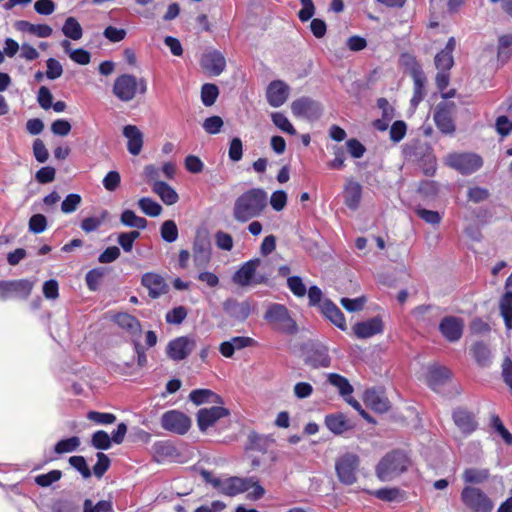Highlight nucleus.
Returning a JSON list of instances; mask_svg holds the SVG:
<instances>
[{
  "mask_svg": "<svg viewBox=\"0 0 512 512\" xmlns=\"http://www.w3.org/2000/svg\"><path fill=\"white\" fill-rule=\"evenodd\" d=\"M268 196L261 188H252L238 196L233 205V217L245 223L260 216L267 207Z\"/></svg>",
  "mask_w": 512,
  "mask_h": 512,
  "instance_id": "nucleus-1",
  "label": "nucleus"
},
{
  "mask_svg": "<svg viewBox=\"0 0 512 512\" xmlns=\"http://www.w3.org/2000/svg\"><path fill=\"white\" fill-rule=\"evenodd\" d=\"M409 466L408 456L400 450H393L380 459L375 467V474L380 481L390 482L406 472Z\"/></svg>",
  "mask_w": 512,
  "mask_h": 512,
  "instance_id": "nucleus-2",
  "label": "nucleus"
},
{
  "mask_svg": "<svg viewBox=\"0 0 512 512\" xmlns=\"http://www.w3.org/2000/svg\"><path fill=\"white\" fill-rule=\"evenodd\" d=\"M267 261L259 258L251 259L245 262L233 275V282L239 286H248L250 284H262L268 280L266 266Z\"/></svg>",
  "mask_w": 512,
  "mask_h": 512,
  "instance_id": "nucleus-3",
  "label": "nucleus"
},
{
  "mask_svg": "<svg viewBox=\"0 0 512 512\" xmlns=\"http://www.w3.org/2000/svg\"><path fill=\"white\" fill-rule=\"evenodd\" d=\"M264 319L276 330L287 334L297 332V324L290 316L288 309L278 303L270 304L265 312Z\"/></svg>",
  "mask_w": 512,
  "mask_h": 512,
  "instance_id": "nucleus-4",
  "label": "nucleus"
},
{
  "mask_svg": "<svg viewBox=\"0 0 512 512\" xmlns=\"http://www.w3.org/2000/svg\"><path fill=\"white\" fill-rule=\"evenodd\" d=\"M147 91V83L141 78L137 79L130 74H124L116 78L113 86L114 95L121 101H131L137 92L144 94Z\"/></svg>",
  "mask_w": 512,
  "mask_h": 512,
  "instance_id": "nucleus-5",
  "label": "nucleus"
},
{
  "mask_svg": "<svg viewBox=\"0 0 512 512\" xmlns=\"http://www.w3.org/2000/svg\"><path fill=\"white\" fill-rule=\"evenodd\" d=\"M201 475L203 479L210 483L220 493L227 496H235L240 493L247 491V486L251 480H245V478L233 476L227 478H218L212 475L209 471H202Z\"/></svg>",
  "mask_w": 512,
  "mask_h": 512,
  "instance_id": "nucleus-6",
  "label": "nucleus"
},
{
  "mask_svg": "<svg viewBox=\"0 0 512 512\" xmlns=\"http://www.w3.org/2000/svg\"><path fill=\"white\" fill-rule=\"evenodd\" d=\"M462 502L473 512H491L494 505L479 488L465 487L461 492Z\"/></svg>",
  "mask_w": 512,
  "mask_h": 512,
  "instance_id": "nucleus-7",
  "label": "nucleus"
},
{
  "mask_svg": "<svg viewBox=\"0 0 512 512\" xmlns=\"http://www.w3.org/2000/svg\"><path fill=\"white\" fill-rule=\"evenodd\" d=\"M359 458L355 454L347 453L341 456L335 463L337 477L344 485H352L357 480Z\"/></svg>",
  "mask_w": 512,
  "mask_h": 512,
  "instance_id": "nucleus-8",
  "label": "nucleus"
},
{
  "mask_svg": "<svg viewBox=\"0 0 512 512\" xmlns=\"http://www.w3.org/2000/svg\"><path fill=\"white\" fill-rule=\"evenodd\" d=\"M446 162L462 174H471L483 165L482 158L474 153L450 154L447 156Z\"/></svg>",
  "mask_w": 512,
  "mask_h": 512,
  "instance_id": "nucleus-9",
  "label": "nucleus"
},
{
  "mask_svg": "<svg viewBox=\"0 0 512 512\" xmlns=\"http://www.w3.org/2000/svg\"><path fill=\"white\" fill-rule=\"evenodd\" d=\"M161 426L169 432L184 435L191 427V419L181 411L170 410L162 415Z\"/></svg>",
  "mask_w": 512,
  "mask_h": 512,
  "instance_id": "nucleus-10",
  "label": "nucleus"
},
{
  "mask_svg": "<svg viewBox=\"0 0 512 512\" xmlns=\"http://www.w3.org/2000/svg\"><path fill=\"white\" fill-rule=\"evenodd\" d=\"M196 347L193 337L180 336L171 340L166 348L167 356L174 361L186 359Z\"/></svg>",
  "mask_w": 512,
  "mask_h": 512,
  "instance_id": "nucleus-11",
  "label": "nucleus"
},
{
  "mask_svg": "<svg viewBox=\"0 0 512 512\" xmlns=\"http://www.w3.org/2000/svg\"><path fill=\"white\" fill-rule=\"evenodd\" d=\"M200 65L208 75L218 76L225 70L226 59L220 51L209 50L203 53Z\"/></svg>",
  "mask_w": 512,
  "mask_h": 512,
  "instance_id": "nucleus-12",
  "label": "nucleus"
},
{
  "mask_svg": "<svg viewBox=\"0 0 512 512\" xmlns=\"http://www.w3.org/2000/svg\"><path fill=\"white\" fill-rule=\"evenodd\" d=\"M292 113L296 117L315 119L321 114V106L318 102L308 97H301L291 103Z\"/></svg>",
  "mask_w": 512,
  "mask_h": 512,
  "instance_id": "nucleus-13",
  "label": "nucleus"
},
{
  "mask_svg": "<svg viewBox=\"0 0 512 512\" xmlns=\"http://www.w3.org/2000/svg\"><path fill=\"white\" fill-rule=\"evenodd\" d=\"M229 414V410L222 406L200 409L197 413V425L200 431L204 432L209 427H212L219 419L227 417Z\"/></svg>",
  "mask_w": 512,
  "mask_h": 512,
  "instance_id": "nucleus-14",
  "label": "nucleus"
},
{
  "mask_svg": "<svg viewBox=\"0 0 512 512\" xmlns=\"http://www.w3.org/2000/svg\"><path fill=\"white\" fill-rule=\"evenodd\" d=\"M290 87L282 80L272 81L266 89V98L272 107L282 106L288 99Z\"/></svg>",
  "mask_w": 512,
  "mask_h": 512,
  "instance_id": "nucleus-15",
  "label": "nucleus"
},
{
  "mask_svg": "<svg viewBox=\"0 0 512 512\" xmlns=\"http://www.w3.org/2000/svg\"><path fill=\"white\" fill-rule=\"evenodd\" d=\"M464 322L455 316H446L439 324L442 335L450 342L458 341L463 333Z\"/></svg>",
  "mask_w": 512,
  "mask_h": 512,
  "instance_id": "nucleus-16",
  "label": "nucleus"
},
{
  "mask_svg": "<svg viewBox=\"0 0 512 512\" xmlns=\"http://www.w3.org/2000/svg\"><path fill=\"white\" fill-rule=\"evenodd\" d=\"M141 283L145 288L148 289L149 296L153 299L158 298L168 291V286L164 278L157 273H145L142 276Z\"/></svg>",
  "mask_w": 512,
  "mask_h": 512,
  "instance_id": "nucleus-17",
  "label": "nucleus"
},
{
  "mask_svg": "<svg viewBox=\"0 0 512 512\" xmlns=\"http://www.w3.org/2000/svg\"><path fill=\"white\" fill-rule=\"evenodd\" d=\"M354 334L359 339L370 338L383 332V322L379 317H373L363 322H358L353 326Z\"/></svg>",
  "mask_w": 512,
  "mask_h": 512,
  "instance_id": "nucleus-18",
  "label": "nucleus"
},
{
  "mask_svg": "<svg viewBox=\"0 0 512 512\" xmlns=\"http://www.w3.org/2000/svg\"><path fill=\"white\" fill-rule=\"evenodd\" d=\"M211 258L210 242L206 237H197L193 244V260L196 267H205Z\"/></svg>",
  "mask_w": 512,
  "mask_h": 512,
  "instance_id": "nucleus-19",
  "label": "nucleus"
},
{
  "mask_svg": "<svg viewBox=\"0 0 512 512\" xmlns=\"http://www.w3.org/2000/svg\"><path fill=\"white\" fill-rule=\"evenodd\" d=\"M223 309L231 318L240 322L245 321L251 312V307L248 302H238L232 298L223 302Z\"/></svg>",
  "mask_w": 512,
  "mask_h": 512,
  "instance_id": "nucleus-20",
  "label": "nucleus"
},
{
  "mask_svg": "<svg viewBox=\"0 0 512 512\" xmlns=\"http://www.w3.org/2000/svg\"><path fill=\"white\" fill-rule=\"evenodd\" d=\"M321 312L329 319L335 326L342 331L347 329L346 320L341 310L329 299H325L321 306Z\"/></svg>",
  "mask_w": 512,
  "mask_h": 512,
  "instance_id": "nucleus-21",
  "label": "nucleus"
},
{
  "mask_svg": "<svg viewBox=\"0 0 512 512\" xmlns=\"http://www.w3.org/2000/svg\"><path fill=\"white\" fill-rule=\"evenodd\" d=\"M456 46L454 37H450L445 48L435 56V66L438 70L448 71L454 65L453 51Z\"/></svg>",
  "mask_w": 512,
  "mask_h": 512,
  "instance_id": "nucleus-22",
  "label": "nucleus"
},
{
  "mask_svg": "<svg viewBox=\"0 0 512 512\" xmlns=\"http://www.w3.org/2000/svg\"><path fill=\"white\" fill-rule=\"evenodd\" d=\"M453 420L455 425L466 435L471 434L477 428L474 415L467 410L457 409L454 411Z\"/></svg>",
  "mask_w": 512,
  "mask_h": 512,
  "instance_id": "nucleus-23",
  "label": "nucleus"
},
{
  "mask_svg": "<svg viewBox=\"0 0 512 512\" xmlns=\"http://www.w3.org/2000/svg\"><path fill=\"white\" fill-rule=\"evenodd\" d=\"M364 402L368 407L378 413H384L389 409V401L387 398L375 389H369L364 393Z\"/></svg>",
  "mask_w": 512,
  "mask_h": 512,
  "instance_id": "nucleus-24",
  "label": "nucleus"
},
{
  "mask_svg": "<svg viewBox=\"0 0 512 512\" xmlns=\"http://www.w3.org/2000/svg\"><path fill=\"white\" fill-rule=\"evenodd\" d=\"M362 197V186L355 181H348L344 188V202L351 210L359 207Z\"/></svg>",
  "mask_w": 512,
  "mask_h": 512,
  "instance_id": "nucleus-25",
  "label": "nucleus"
},
{
  "mask_svg": "<svg viewBox=\"0 0 512 512\" xmlns=\"http://www.w3.org/2000/svg\"><path fill=\"white\" fill-rule=\"evenodd\" d=\"M325 425L332 433L337 435L353 428L352 423L342 413L327 415Z\"/></svg>",
  "mask_w": 512,
  "mask_h": 512,
  "instance_id": "nucleus-26",
  "label": "nucleus"
},
{
  "mask_svg": "<svg viewBox=\"0 0 512 512\" xmlns=\"http://www.w3.org/2000/svg\"><path fill=\"white\" fill-rule=\"evenodd\" d=\"M189 399L197 406L204 403L223 404L221 396L210 389H195L190 392Z\"/></svg>",
  "mask_w": 512,
  "mask_h": 512,
  "instance_id": "nucleus-27",
  "label": "nucleus"
},
{
  "mask_svg": "<svg viewBox=\"0 0 512 512\" xmlns=\"http://www.w3.org/2000/svg\"><path fill=\"white\" fill-rule=\"evenodd\" d=\"M152 191L157 194L166 205H173L179 199L177 192L163 181H154L152 183Z\"/></svg>",
  "mask_w": 512,
  "mask_h": 512,
  "instance_id": "nucleus-28",
  "label": "nucleus"
},
{
  "mask_svg": "<svg viewBox=\"0 0 512 512\" xmlns=\"http://www.w3.org/2000/svg\"><path fill=\"white\" fill-rule=\"evenodd\" d=\"M15 27L18 31L27 32L40 38L51 36L53 30L46 24H32L28 21H17Z\"/></svg>",
  "mask_w": 512,
  "mask_h": 512,
  "instance_id": "nucleus-29",
  "label": "nucleus"
},
{
  "mask_svg": "<svg viewBox=\"0 0 512 512\" xmlns=\"http://www.w3.org/2000/svg\"><path fill=\"white\" fill-rule=\"evenodd\" d=\"M450 378V371L445 367L432 366L428 369L427 383L437 391Z\"/></svg>",
  "mask_w": 512,
  "mask_h": 512,
  "instance_id": "nucleus-30",
  "label": "nucleus"
},
{
  "mask_svg": "<svg viewBox=\"0 0 512 512\" xmlns=\"http://www.w3.org/2000/svg\"><path fill=\"white\" fill-rule=\"evenodd\" d=\"M6 283L10 298L19 297L26 299L33 289V283L27 279L11 280L6 281Z\"/></svg>",
  "mask_w": 512,
  "mask_h": 512,
  "instance_id": "nucleus-31",
  "label": "nucleus"
},
{
  "mask_svg": "<svg viewBox=\"0 0 512 512\" xmlns=\"http://www.w3.org/2000/svg\"><path fill=\"white\" fill-rule=\"evenodd\" d=\"M114 321L118 326L125 329L132 335H137L141 332L140 322L136 317L130 314L119 313L114 317Z\"/></svg>",
  "mask_w": 512,
  "mask_h": 512,
  "instance_id": "nucleus-32",
  "label": "nucleus"
},
{
  "mask_svg": "<svg viewBox=\"0 0 512 512\" xmlns=\"http://www.w3.org/2000/svg\"><path fill=\"white\" fill-rule=\"evenodd\" d=\"M369 493L385 502H400L405 499V492L397 487H385Z\"/></svg>",
  "mask_w": 512,
  "mask_h": 512,
  "instance_id": "nucleus-33",
  "label": "nucleus"
},
{
  "mask_svg": "<svg viewBox=\"0 0 512 512\" xmlns=\"http://www.w3.org/2000/svg\"><path fill=\"white\" fill-rule=\"evenodd\" d=\"M413 80H414V89H413V97L411 99V104L416 107L425 96V81L426 78L422 71L417 68L413 69Z\"/></svg>",
  "mask_w": 512,
  "mask_h": 512,
  "instance_id": "nucleus-34",
  "label": "nucleus"
},
{
  "mask_svg": "<svg viewBox=\"0 0 512 512\" xmlns=\"http://www.w3.org/2000/svg\"><path fill=\"white\" fill-rule=\"evenodd\" d=\"M127 138V149L132 155H138L143 146V133L141 130H123Z\"/></svg>",
  "mask_w": 512,
  "mask_h": 512,
  "instance_id": "nucleus-35",
  "label": "nucleus"
},
{
  "mask_svg": "<svg viewBox=\"0 0 512 512\" xmlns=\"http://www.w3.org/2000/svg\"><path fill=\"white\" fill-rule=\"evenodd\" d=\"M377 104L382 111V118L376 120L375 126L376 128H388L395 115L394 108L385 98L378 99Z\"/></svg>",
  "mask_w": 512,
  "mask_h": 512,
  "instance_id": "nucleus-36",
  "label": "nucleus"
},
{
  "mask_svg": "<svg viewBox=\"0 0 512 512\" xmlns=\"http://www.w3.org/2000/svg\"><path fill=\"white\" fill-rule=\"evenodd\" d=\"M120 222L126 227L136 228L138 230H143L147 227V220L137 216L134 211L129 209L121 213Z\"/></svg>",
  "mask_w": 512,
  "mask_h": 512,
  "instance_id": "nucleus-37",
  "label": "nucleus"
},
{
  "mask_svg": "<svg viewBox=\"0 0 512 512\" xmlns=\"http://www.w3.org/2000/svg\"><path fill=\"white\" fill-rule=\"evenodd\" d=\"M62 33L69 39L80 40L83 36V29L74 17H68L62 27Z\"/></svg>",
  "mask_w": 512,
  "mask_h": 512,
  "instance_id": "nucleus-38",
  "label": "nucleus"
},
{
  "mask_svg": "<svg viewBox=\"0 0 512 512\" xmlns=\"http://www.w3.org/2000/svg\"><path fill=\"white\" fill-rule=\"evenodd\" d=\"M500 312L507 329H512V292H506L501 298Z\"/></svg>",
  "mask_w": 512,
  "mask_h": 512,
  "instance_id": "nucleus-39",
  "label": "nucleus"
},
{
  "mask_svg": "<svg viewBox=\"0 0 512 512\" xmlns=\"http://www.w3.org/2000/svg\"><path fill=\"white\" fill-rule=\"evenodd\" d=\"M328 382L334 387L338 388L339 393L342 396H348L353 392V387L349 381L339 374L330 373L328 375Z\"/></svg>",
  "mask_w": 512,
  "mask_h": 512,
  "instance_id": "nucleus-40",
  "label": "nucleus"
},
{
  "mask_svg": "<svg viewBox=\"0 0 512 512\" xmlns=\"http://www.w3.org/2000/svg\"><path fill=\"white\" fill-rule=\"evenodd\" d=\"M471 351L476 362L481 366H487L490 363V350L486 344L476 342L472 345Z\"/></svg>",
  "mask_w": 512,
  "mask_h": 512,
  "instance_id": "nucleus-41",
  "label": "nucleus"
},
{
  "mask_svg": "<svg viewBox=\"0 0 512 512\" xmlns=\"http://www.w3.org/2000/svg\"><path fill=\"white\" fill-rule=\"evenodd\" d=\"M138 206L144 214L150 217H157L162 212V206L149 197L140 198Z\"/></svg>",
  "mask_w": 512,
  "mask_h": 512,
  "instance_id": "nucleus-42",
  "label": "nucleus"
},
{
  "mask_svg": "<svg viewBox=\"0 0 512 512\" xmlns=\"http://www.w3.org/2000/svg\"><path fill=\"white\" fill-rule=\"evenodd\" d=\"M330 362L331 359L325 348L315 350L313 354H311L307 359V363L314 368L328 367L330 365Z\"/></svg>",
  "mask_w": 512,
  "mask_h": 512,
  "instance_id": "nucleus-43",
  "label": "nucleus"
},
{
  "mask_svg": "<svg viewBox=\"0 0 512 512\" xmlns=\"http://www.w3.org/2000/svg\"><path fill=\"white\" fill-rule=\"evenodd\" d=\"M83 512H113L111 500H101L94 504L91 499H85L83 502Z\"/></svg>",
  "mask_w": 512,
  "mask_h": 512,
  "instance_id": "nucleus-44",
  "label": "nucleus"
},
{
  "mask_svg": "<svg viewBox=\"0 0 512 512\" xmlns=\"http://www.w3.org/2000/svg\"><path fill=\"white\" fill-rule=\"evenodd\" d=\"M79 446H80L79 437L73 436V437L58 441L54 447V451L57 454L70 453V452L76 451Z\"/></svg>",
  "mask_w": 512,
  "mask_h": 512,
  "instance_id": "nucleus-45",
  "label": "nucleus"
},
{
  "mask_svg": "<svg viewBox=\"0 0 512 512\" xmlns=\"http://www.w3.org/2000/svg\"><path fill=\"white\" fill-rule=\"evenodd\" d=\"M140 237L138 230L122 232L118 235L117 242L125 252H131L136 239Z\"/></svg>",
  "mask_w": 512,
  "mask_h": 512,
  "instance_id": "nucleus-46",
  "label": "nucleus"
},
{
  "mask_svg": "<svg viewBox=\"0 0 512 512\" xmlns=\"http://www.w3.org/2000/svg\"><path fill=\"white\" fill-rule=\"evenodd\" d=\"M219 94L218 87L215 84H204L201 89V99L205 106H211L215 103Z\"/></svg>",
  "mask_w": 512,
  "mask_h": 512,
  "instance_id": "nucleus-47",
  "label": "nucleus"
},
{
  "mask_svg": "<svg viewBox=\"0 0 512 512\" xmlns=\"http://www.w3.org/2000/svg\"><path fill=\"white\" fill-rule=\"evenodd\" d=\"M161 237L164 241L172 243L178 238V228L173 220H166L161 225Z\"/></svg>",
  "mask_w": 512,
  "mask_h": 512,
  "instance_id": "nucleus-48",
  "label": "nucleus"
},
{
  "mask_svg": "<svg viewBox=\"0 0 512 512\" xmlns=\"http://www.w3.org/2000/svg\"><path fill=\"white\" fill-rule=\"evenodd\" d=\"M111 443L110 436L103 430L96 431L92 435L91 444L96 449L107 450L111 447Z\"/></svg>",
  "mask_w": 512,
  "mask_h": 512,
  "instance_id": "nucleus-49",
  "label": "nucleus"
},
{
  "mask_svg": "<svg viewBox=\"0 0 512 512\" xmlns=\"http://www.w3.org/2000/svg\"><path fill=\"white\" fill-rule=\"evenodd\" d=\"M287 286L290 291L299 298H302L306 295L307 289L306 286L299 276H290L287 278Z\"/></svg>",
  "mask_w": 512,
  "mask_h": 512,
  "instance_id": "nucleus-50",
  "label": "nucleus"
},
{
  "mask_svg": "<svg viewBox=\"0 0 512 512\" xmlns=\"http://www.w3.org/2000/svg\"><path fill=\"white\" fill-rule=\"evenodd\" d=\"M82 198L79 194H69L61 203V211L64 214H71L77 210L81 204Z\"/></svg>",
  "mask_w": 512,
  "mask_h": 512,
  "instance_id": "nucleus-51",
  "label": "nucleus"
},
{
  "mask_svg": "<svg viewBox=\"0 0 512 512\" xmlns=\"http://www.w3.org/2000/svg\"><path fill=\"white\" fill-rule=\"evenodd\" d=\"M487 470H479L475 468L466 469L463 473V479L467 483H481L488 478Z\"/></svg>",
  "mask_w": 512,
  "mask_h": 512,
  "instance_id": "nucleus-52",
  "label": "nucleus"
},
{
  "mask_svg": "<svg viewBox=\"0 0 512 512\" xmlns=\"http://www.w3.org/2000/svg\"><path fill=\"white\" fill-rule=\"evenodd\" d=\"M62 472L60 470H51L46 474H40L35 477V483L41 487H48L52 483L61 479Z\"/></svg>",
  "mask_w": 512,
  "mask_h": 512,
  "instance_id": "nucleus-53",
  "label": "nucleus"
},
{
  "mask_svg": "<svg viewBox=\"0 0 512 512\" xmlns=\"http://www.w3.org/2000/svg\"><path fill=\"white\" fill-rule=\"evenodd\" d=\"M104 274L105 273L103 268L92 269L86 274L85 280L90 290L95 291L98 288V285L104 277Z\"/></svg>",
  "mask_w": 512,
  "mask_h": 512,
  "instance_id": "nucleus-54",
  "label": "nucleus"
},
{
  "mask_svg": "<svg viewBox=\"0 0 512 512\" xmlns=\"http://www.w3.org/2000/svg\"><path fill=\"white\" fill-rule=\"evenodd\" d=\"M97 462L93 467L94 475L97 478H101L105 472L109 469L110 459L108 456L102 452L97 453Z\"/></svg>",
  "mask_w": 512,
  "mask_h": 512,
  "instance_id": "nucleus-55",
  "label": "nucleus"
},
{
  "mask_svg": "<svg viewBox=\"0 0 512 512\" xmlns=\"http://www.w3.org/2000/svg\"><path fill=\"white\" fill-rule=\"evenodd\" d=\"M415 212L419 218L431 225L439 224L442 219L441 215L437 211L428 210L425 208H417Z\"/></svg>",
  "mask_w": 512,
  "mask_h": 512,
  "instance_id": "nucleus-56",
  "label": "nucleus"
},
{
  "mask_svg": "<svg viewBox=\"0 0 512 512\" xmlns=\"http://www.w3.org/2000/svg\"><path fill=\"white\" fill-rule=\"evenodd\" d=\"M69 464L77 471H79L83 478L87 479L91 476V471L88 468L86 460L83 456H71L69 458Z\"/></svg>",
  "mask_w": 512,
  "mask_h": 512,
  "instance_id": "nucleus-57",
  "label": "nucleus"
},
{
  "mask_svg": "<svg viewBox=\"0 0 512 512\" xmlns=\"http://www.w3.org/2000/svg\"><path fill=\"white\" fill-rule=\"evenodd\" d=\"M187 317V310L183 306H178L168 311L166 314V322L170 324H180Z\"/></svg>",
  "mask_w": 512,
  "mask_h": 512,
  "instance_id": "nucleus-58",
  "label": "nucleus"
},
{
  "mask_svg": "<svg viewBox=\"0 0 512 512\" xmlns=\"http://www.w3.org/2000/svg\"><path fill=\"white\" fill-rule=\"evenodd\" d=\"M46 65H47V71H46L45 75L48 79L55 80V79L61 77V75L63 73V67L58 60H56L54 58H49L46 62Z\"/></svg>",
  "mask_w": 512,
  "mask_h": 512,
  "instance_id": "nucleus-59",
  "label": "nucleus"
},
{
  "mask_svg": "<svg viewBox=\"0 0 512 512\" xmlns=\"http://www.w3.org/2000/svg\"><path fill=\"white\" fill-rule=\"evenodd\" d=\"M87 418L97 424H112L116 421V416L112 413H103L97 411H90L87 414Z\"/></svg>",
  "mask_w": 512,
  "mask_h": 512,
  "instance_id": "nucleus-60",
  "label": "nucleus"
},
{
  "mask_svg": "<svg viewBox=\"0 0 512 512\" xmlns=\"http://www.w3.org/2000/svg\"><path fill=\"white\" fill-rule=\"evenodd\" d=\"M492 427L499 433L504 442L508 445L512 444V434L505 428L501 419L497 415L491 418Z\"/></svg>",
  "mask_w": 512,
  "mask_h": 512,
  "instance_id": "nucleus-61",
  "label": "nucleus"
},
{
  "mask_svg": "<svg viewBox=\"0 0 512 512\" xmlns=\"http://www.w3.org/2000/svg\"><path fill=\"white\" fill-rule=\"evenodd\" d=\"M365 302H366L365 297H358L355 299L341 298V300H340L341 305L348 312H357V311L362 310L365 305Z\"/></svg>",
  "mask_w": 512,
  "mask_h": 512,
  "instance_id": "nucleus-62",
  "label": "nucleus"
},
{
  "mask_svg": "<svg viewBox=\"0 0 512 512\" xmlns=\"http://www.w3.org/2000/svg\"><path fill=\"white\" fill-rule=\"evenodd\" d=\"M46 227L47 220L42 214H35L29 220V230L35 234L42 233Z\"/></svg>",
  "mask_w": 512,
  "mask_h": 512,
  "instance_id": "nucleus-63",
  "label": "nucleus"
},
{
  "mask_svg": "<svg viewBox=\"0 0 512 512\" xmlns=\"http://www.w3.org/2000/svg\"><path fill=\"white\" fill-rule=\"evenodd\" d=\"M512 53V35H504L499 39L498 56L508 58Z\"/></svg>",
  "mask_w": 512,
  "mask_h": 512,
  "instance_id": "nucleus-64",
  "label": "nucleus"
}]
</instances>
